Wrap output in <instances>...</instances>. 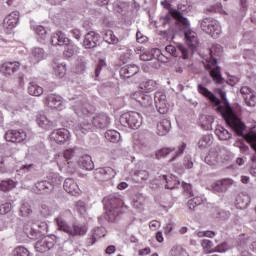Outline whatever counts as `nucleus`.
<instances>
[{
  "label": "nucleus",
  "mask_w": 256,
  "mask_h": 256,
  "mask_svg": "<svg viewBox=\"0 0 256 256\" xmlns=\"http://www.w3.org/2000/svg\"><path fill=\"white\" fill-rule=\"evenodd\" d=\"M198 93L206 97L214 105V109L218 112L222 119L227 123V125L238 135V137L243 136V131H245V123L241 121V118L235 113L233 107L229 103L227 99V93L223 91L221 88H216L214 93L216 95H220L221 99L217 98L213 92L207 89L203 84H198L197 86Z\"/></svg>",
  "instance_id": "1"
},
{
  "label": "nucleus",
  "mask_w": 256,
  "mask_h": 256,
  "mask_svg": "<svg viewBox=\"0 0 256 256\" xmlns=\"http://www.w3.org/2000/svg\"><path fill=\"white\" fill-rule=\"evenodd\" d=\"M69 101H76V105L72 106V109L78 117L84 119V121H81L80 125L76 127V135H81V133L85 135L89 133V131H93L94 127L97 129H107V127H109L111 119L105 113L96 114L92 119H87V117L91 115V112L87 108V99L76 96L69 98Z\"/></svg>",
  "instance_id": "2"
},
{
  "label": "nucleus",
  "mask_w": 256,
  "mask_h": 256,
  "mask_svg": "<svg viewBox=\"0 0 256 256\" xmlns=\"http://www.w3.org/2000/svg\"><path fill=\"white\" fill-rule=\"evenodd\" d=\"M170 13L172 14L173 18L176 19L180 29L184 31L186 45H188L192 52L195 51L199 45V40L197 39V33L191 30V23H189V20L184 17L183 13H181L179 10L170 9Z\"/></svg>",
  "instance_id": "3"
},
{
  "label": "nucleus",
  "mask_w": 256,
  "mask_h": 256,
  "mask_svg": "<svg viewBox=\"0 0 256 256\" xmlns=\"http://www.w3.org/2000/svg\"><path fill=\"white\" fill-rule=\"evenodd\" d=\"M104 209L106 210L108 221L113 223L121 213H125L127 206L121 198L117 197L116 194L109 195L103 199Z\"/></svg>",
  "instance_id": "4"
},
{
  "label": "nucleus",
  "mask_w": 256,
  "mask_h": 256,
  "mask_svg": "<svg viewBox=\"0 0 256 256\" xmlns=\"http://www.w3.org/2000/svg\"><path fill=\"white\" fill-rule=\"evenodd\" d=\"M223 51V47L221 45L216 44L209 49V53L212 57V62H208L205 64L206 71H210V76L212 77L213 81L216 85H223L225 83V79L221 75V67L216 66L217 58L213 57V55H221Z\"/></svg>",
  "instance_id": "5"
},
{
  "label": "nucleus",
  "mask_w": 256,
  "mask_h": 256,
  "mask_svg": "<svg viewBox=\"0 0 256 256\" xmlns=\"http://www.w3.org/2000/svg\"><path fill=\"white\" fill-rule=\"evenodd\" d=\"M199 25L202 31L208 35H211L213 39H217V37L221 35V25L217 20L211 17L200 20Z\"/></svg>",
  "instance_id": "6"
},
{
  "label": "nucleus",
  "mask_w": 256,
  "mask_h": 256,
  "mask_svg": "<svg viewBox=\"0 0 256 256\" xmlns=\"http://www.w3.org/2000/svg\"><path fill=\"white\" fill-rule=\"evenodd\" d=\"M120 124L130 129H139L143 124V118L138 112H126L120 116Z\"/></svg>",
  "instance_id": "7"
},
{
  "label": "nucleus",
  "mask_w": 256,
  "mask_h": 256,
  "mask_svg": "<svg viewBox=\"0 0 256 256\" xmlns=\"http://www.w3.org/2000/svg\"><path fill=\"white\" fill-rule=\"evenodd\" d=\"M132 98L140 103L141 107H143L144 109L143 113L146 116L149 115V111H153V98L151 97V95L143 92H135L132 95Z\"/></svg>",
  "instance_id": "8"
},
{
  "label": "nucleus",
  "mask_w": 256,
  "mask_h": 256,
  "mask_svg": "<svg viewBox=\"0 0 256 256\" xmlns=\"http://www.w3.org/2000/svg\"><path fill=\"white\" fill-rule=\"evenodd\" d=\"M117 175V172L111 167H102L94 170V177L97 181H111Z\"/></svg>",
  "instance_id": "9"
},
{
  "label": "nucleus",
  "mask_w": 256,
  "mask_h": 256,
  "mask_svg": "<svg viewBox=\"0 0 256 256\" xmlns=\"http://www.w3.org/2000/svg\"><path fill=\"white\" fill-rule=\"evenodd\" d=\"M165 49L172 57H179V53H181L183 59H189V54L191 53L193 55L195 53V50L187 49L183 44H179L177 48L173 45H168Z\"/></svg>",
  "instance_id": "10"
},
{
  "label": "nucleus",
  "mask_w": 256,
  "mask_h": 256,
  "mask_svg": "<svg viewBox=\"0 0 256 256\" xmlns=\"http://www.w3.org/2000/svg\"><path fill=\"white\" fill-rule=\"evenodd\" d=\"M19 23V12H12L4 18L3 29L5 33H11Z\"/></svg>",
  "instance_id": "11"
},
{
  "label": "nucleus",
  "mask_w": 256,
  "mask_h": 256,
  "mask_svg": "<svg viewBox=\"0 0 256 256\" xmlns=\"http://www.w3.org/2000/svg\"><path fill=\"white\" fill-rule=\"evenodd\" d=\"M231 185H233V179L224 178L212 183L210 190L212 193H226Z\"/></svg>",
  "instance_id": "12"
},
{
  "label": "nucleus",
  "mask_w": 256,
  "mask_h": 256,
  "mask_svg": "<svg viewBox=\"0 0 256 256\" xmlns=\"http://www.w3.org/2000/svg\"><path fill=\"white\" fill-rule=\"evenodd\" d=\"M154 101L158 113H160L161 115H165V113L169 111V107L167 106V95H165V93L156 92L154 96Z\"/></svg>",
  "instance_id": "13"
},
{
  "label": "nucleus",
  "mask_w": 256,
  "mask_h": 256,
  "mask_svg": "<svg viewBox=\"0 0 256 256\" xmlns=\"http://www.w3.org/2000/svg\"><path fill=\"white\" fill-rule=\"evenodd\" d=\"M4 139L10 143H22L27 139V133L22 130H8L5 133Z\"/></svg>",
  "instance_id": "14"
},
{
  "label": "nucleus",
  "mask_w": 256,
  "mask_h": 256,
  "mask_svg": "<svg viewBox=\"0 0 256 256\" xmlns=\"http://www.w3.org/2000/svg\"><path fill=\"white\" fill-rule=\"evenodd\" d=\"M34 247L38 253H47V251H51L55 247V240L51 237H45L38 240Z\"/></svg>",
  "instance_id": "15"
},
{
  "label": "nucleus",
  "mask_w": 256,
  "mask_h": 256,
  "mask_svg": "<svg viewBox=\"0 0 256 256\" xmlns=\"http://www.w3.org/2000/svg\"><path fill=\"white\" fill-rule=\"evenodd\" d=\"M99 39H101V36L98 33L94 31L88 32L84 36L83 47H85V49H95L99 43Z\"/></svg>",
  "instance_id": "16"
},
{
  "label": "nucleus",
  "mask_w": 256,
  "mask_h": 256,
  "mask_svg": "<svg viewBox=\"0 0 256 256\" xmlns=\"http://www.w3.org/2000/svg\"><path fill=\"white\" fill-rule=\"evenodd\" d=\"M50 139L55 143L63 144L69 139V130L65 128L56 129L50 134Z\"/></svg>",
  "instance_id": "17"
},
{
  "label": "nucleus",
  "mask_w": 256,
  "mask_h": 256,
  "mask_svg": "<svg viewBox=\"0 0 256 256\" xmlns=\"http://www.w3.org/2000/svg\"><path fill=\"white\" fill-rule=\"evenodd\" d=\"M87 231H89V227L85 224H72L68 231V235H71V237H85Z\"/></svg>",
  "instance_id": "18"
},
{
  "label": "nucleus",
  "mask_w": 256,
  "mask_h": 256,
  "mask_svg": "<svg viewBox=\"0 0 256 256\" xmlns=\"http://www.w3.org/2000/svg\"><path fill=\"white\" fill-rule=\"evenodd\" d=\"M46 105L50 107V109H62L63 107V97L57 94H50L45 100Z\"/></svg>",
  "instance_id": "19"
},
{
  "label": "nucleus",
  "mask_w": 256,
  "mask_h": 256,
  "mask_svg": "<svg viewBox=\"0 0 256 256\" xmlns=\"http://www.w3.org/2000/svg\"><path fill=\"white\" fill-rule=\"evenodd\" d=\"M20 67L21 63L19 62H6L0 66V72L4 75H13V73L19 71Z\"/></svg>",
  "instance_id": "20"
},
{
  "label": "nucleus",
  "mask_w": 256,
  "mask_h": 256,
  "mask_svg": "<svg viewBox=\"0 0 256 256\" xmlns=\"http://www.w3.org/2000/svg\"><path fill=\"white\" fill-rule=\"evenodd\" d=\"M36 189H38L39 193L42 195H49V193H52L53 190L55 189V186L53 183L47 181V180H42L38 181L35 184Z\"/></svg>",
  "instance_id": "21"
},
{
  "label": "nucleus",
  "mask_w": 256,
  "mask_h": 256,
  "mask_svg": "<svg viewBox=\"0 0 256 256\" xmlns=\"http://www.w3.org/2000/svg\"><path fill=\"white\" fill-rule=\"evenodd\" d=\"M101 237H105V228H94L91 236L86 241L87 246L91 247L92 245H95V243H97V239H101Z\"/></svg>",
  "instance_id": "22"
},
{
  "label": "nucleus",
  "mask_w": 256,
  "mask_h": 256,
  "mask_svg": "<svg viewBox=\"0 0 256 256\" xmlns=\"http://www.w3.org/2000/svg\"><path fill=\"white\" fill-rule=\"evenodd\" d=\"M71 40L63 32H57L51 36V44L57 47V45H69Z\"/></svg>",
  "instance_id": "23"
},
{
  "label": "nucleus",
  "mask_w": 256,
  "mask_h": 256,
  "mask_svg": "<svg viewBox=\"0 0 256 256\" xmlns=\"http://www.w3.org/2000/svg\"><path fill=\"white\" fill-rule=\"evenodd\" d=\"M49 54L45 51V49L41 47H34L31 49V59L34 63H39L46 59Z\"/></svg>",
  "instance_id": "24"
},
{
  "label": "nucleus",
  "mask_w": 256,
  "mask_h": 256,
  "mask_svg": "<svg viewBox=\"0 0 256 256\" xmlns=\"http://www.w3.org/2000/svg\"><path fill=\"white\" fill-rule=\"evenodd\" d=\"M137 73H139V66L135 64L126 65L120 69V75L125 79H129V77H133Z\"/></svg>",
  "instance_id": "25"
},
{
  "label": "nucleus",
  "mask_w": 256,
  "mask_h": 256,
  "mask_svg": "<svg viewBox=\"0 0 256 256\" xmlns=\"http://www.w3.org/2000/svg\"><path fill=\"white\" fill-rule=\"evenodd\" d=\"M64 191L70 195H79V185L76 184L73 178H67L63 184Z\"/></svg>",
  "instance_id": "26"
},
{
  "label": "nucleus",
  "mask_w": 256,
  "mask_h": 256,
  "mask_svg": "<svg viewBox=\"0 0 256 256\" xmlns=\"http://www.w3.org/2000/svg\"><path fill=\"white\" fill-rule=\"evenodd\" d=\"M39 127H41L42 129H46V131H49L50 129H55V127H57V123L49 120V118H47V116L45 115H41L36 119Z\"/></svg>",
  "instance_id": "27"
},
{
  "label": "nucleus",
  "mask_w": 256,
  "mask_h": 256,
  "mask_svg": "<svg viewBox=\"0 0 256 256\" xmlns=\"http://www.w3.org/2000/svg\"><path fill=\"white\" fill-rule=\"evenodd\" d=\"M171 131V122L167 119H163L157 124V135L165 137L167 133Z\"/></svg>",
  "instance_id": "28"
},
{
  "label": "nucleus",
  "mask_w": 256,
  "mask_h": 256,
  "mask_svg": "<svg viewBox=\"0 0 256 256\" xmlns=\"http://www.w3.org/2000/svg\"><path fill=\"white\" fill-rule=\"evenodd\" d=\"M78 165L81 169H85V171H93L95 167V164L93 163V160L89 155H84L80 157Z\"/></svg>",
  "instance_id": "29"
},
{
  "label": "nucleus",
  "mask_w": 256,
  "mask_h": 256,
  "mask_svg": "<svg viewBox=\"0 0 256 256\" xmlns=\"http://www.w3.org/2000/svg\"><path fill=\"white\" fill-rule=\"evenodd\" d=\"M214 121H215V118L211 115L202 116L200 118V127L204 129V131H211V129H213Z\"/></svg>",
  "instance_id": "30"
},
{
  "label": "nucleus",
  "mask_w": 256,
  "mask_h": 256,
  "mask_svg": "<svg viewBox=\"0 0 256 256\" xmlns=\"http://www.w3.org/2000/svg\"><path fill=\"white\" fill-rule=\"evenodd\" d=\"M215 135H217L218 139L220 141H229L231 139L232 135L229 133L225 127L218 125L215 129Z\"/></svg>",
  "instance_id": "31"
},
{
  "label": "nucleus",
  "mask_w": 256,
  "mask_h": 256,
  "mask_svg": "<svg viewBox=\"0 0 256 256\" xmlns=\"http://www.w3.org/2000/svg\"><path fill=\"white\" fill-rule=\"evenodd\" d=\"M28 93L32 95V97H41V95H43V87L35 82H29Z\"/></svg>",
  "instance_id": "32"
},
{
  "label": "nucleus",
  "mask_w": 256,
  "mask_h": 256,
  "mask_svg": "<svg viewBox=\"0 0 256 256\" xmlns=\"http://www.w3.org/2000/svg\"><path fill=\"white\" fill-rule=\"evenodd\" d=\"M213 145V135L205 134L198 141L199 149H207V147H211Z\"/></svg>",
  "instance_id": "33"
},
{
  "label": "nucleus",
  "mask_w": 256,
  "mask_h": 256,
  "mask_svg": "<svg viewBox=\"0 0 256 256\" xmlns=\"http://www.w3.org/2000/svg\"><path fill=\"white\" fill-rule=\"evenodd\" d=\"M23 231L28 239H37V237L39 236V231L35 230L31 226V222H27L24 224Z\"/></svg>",
  "instance_id": "34"
},
{
  "label": "nucleus",
  "mask_w": 256,
  "mask_h": 256,
  "mask_svg": "<svg viewBox=\"0 0 256 256\" xmlns=\"http://www.w3.org/2000/svg\"><path fill=\"white\" fill-rule=\"evenodd\" d=\"M55 224L57 225V228L59 231H64V233H69V229H71V226L67 224V221L64 220L63 216H57L54 219Z\"/></svg>",
  "instance_id": "35"
},
{
  "label": "nucleus",
  "mask_w": 256,
  "mask_h": 256,
  "mask_svg": "<svg viewBox=\"0 0 256 256\" xmlns=\"http://www.w3.org/2000/svg\"><path fill=\"white\" fill-rule=\"evenodd\" d=\"M140 89L145 91V93H151V91H155L157 89V82L154 80H147L140 83Z\"/></svg>",
  "instance_id": "36"
},
{
  "label": "nucleus",
  "mask_w": 256,
  "mask_h": 256,
  "mask_svg": "<svg viewBox=\"0 0 256 256\" xmlns=\"http://www.w3.org/2000/svg\"><path fill=\"white\" fill-rule=\"evenodd\" d=\"M213 215L216 219H221L222 221H227L231 217V212L223 210L221 208H214Z\"/></svg>",
  "instance_id": "37"
},
{
  "label": "nucleus",
  "mask_w": 256,
  "mask_h": 256,
  "mask_svg": "<svg viewBox=\"0 0 256 256\" xmlns=\"http://www.w3.org/2000/svg\"><path fill=\"white\" fill-rule=\"evenodd\" d=\"M105 139L110 143H119L121 141V134L115 130H108L105 133Z\"/></svg>",
  "instance_id": "38"
},
{
  "label": "nucleus",
  "mask_w": 256,
  "mask_h": 256,
  "mask_svg": "<svg viewBox=\"0 0 256 256\" xmlns=\"http://www.w3.org/2000/svg\"><path fill=\"white\" fill-rule=\"evenodd\" d=\"M77 53V46L73 43H69L65 45L64 51H63V55L66 59H71V57H73V55H75Z\"/></svg>",
  "instance_id": "39"
},
{
  "label": "nucleus",
  "mask_w": 256,
  "mask_h": 256,
  "mask_svg": "<svg viewBox=\"0 0 256 256\" xmlns=\"http://www.w3.org/2000/svg\"><path fill=\"white\" fill-rule=\"evenodd\" d=\"M17 184L12 179L2 180L0 182V191H11V189H15Z\"/></svg>",
  "instance_id": "40"
},
{
  "label": "nucleus",
  "mask_w": 256,
  "mask_h": 256,
  "mask_svg": "<svg viewBox=\"0 0 256 256\" xmlns=\"http://www.w3.org/2000/svg\"><path fill=\"white\" fill-rule=\"evenodd\" d=\"M39 211L42 217H51L53 215V207H51L50 203H42Z\"/></svg>",
  "instance_id": "41"
},
{
  "label": "nucleus",
  "mask_w": 256,
  "mask_h": 256,
  "mask_svg": "<svg viewBox=\"0 0 256 256\" xmlns=\"http://www.w3.org/2000/svg\"><path fill=\"white\" fill-rule=\"evenodd\" d=\"M20 215L21 217H31L33 215V209L31 208V204L25 202L20 207Z\"/></svg>",
  "instance_id": "42"
},
{
  "label": "nucleus",
  "mask_w": 256,
  "mask_h": 256,
  "mask_svg": "<svg viewBox=\"0 0 256 256\" xmlns=\"http://www.w3.org/2000/svg\"><path fill=\"white\" fill-rule=\"evenodd\" d=\"M173 151H175V148H162L156 151L155 153V158L156 159H163L165 157H167V155H170L171 153H173Z\"/></svg>",
  "instance_id": "43"
},
{
  "label": "nucleus",
  "mask_w": 256,
  "mask_h": 256,
  "mask_svg": "<svg viewBox=\"0 0 256 256\" xmlns=\"http://www.w3.org/2000/svg\"><path fill=\"white\" fill-rule=\"evenodd\" d=\"M134 177L138 183H143L149 179V172L147 170H140L134 173Z\"/></svg>",
  "instance_id": "44"
},
{
  "label": "nucleus",
  "mask_w": 256,
  "mask_h": 256,
  "mask_svg": "<svg viewBox=\"0 0 256 256\" xmlns=\"http://www.w3.org/2000/svg\"><path fill=\"white\" fill-rule=\"evenodd\" d=\"M203 203V198L199 197V196H195L194 198L188 200V209H190L191 211H193V209H195L197 206L201 205Z\"/></svg>",
  "instance_id": "45"
},
{
  "label": "nucleus",
  "mask_w": 256,
  "mask_h": 256,
  "mask_svg": "<svg viewBox=\"0 0 256 256\" xmlns=\"http://www.w3.org/2000/svg\"><path fill=\"white\" fill-rule=\"evenodd\" d=\"M164 181H166L165 188L166 189H177V185H179V182L172 177L170 179L167 177V175L162 176Z\"/></svg>",
  "instance_id": "46"
},
{
  "label": "nucleus",
  "mask_w": 256,
  "mask_h": 256,
  "mask_svg": "<svg viewBox=\"0 0 256 256\" xmlns=\"http://www.w3.org/2000/svg\"><path fill=\"white\" fill-rule=\"evenodd\" d=\"M13 256H31V252L23 246H18L13 250Z\"/></svg>",
  "instance_id": "47"
},
{
  "label": "nucleus",
  "mask_w": 256,
  "mask_h": 256,
  "mask_svg": "<svg viewBox=\"0 0 256 256\" xmlns=\"http://www.w3.org/2000/svg\"><path fill=\"white\" fill-rule=\"evenodd\" d=\"M104 41H106V43H112L113 45H115V43H119V38L113 35V31L108 30L104 35Z\"/></svg>",
  "instance_id": "48"
},
{
  "label": "nucleus",
  "mask_w": 256,
  "mask_h": 256,
  "mask_svg": "<svg viewBox=\"0 0 256 256\" xmlns=\"http://www.w3.org/2000/svg\"><path fill=\"white\" fill-rule=\"evenodd\" d=\"M185 149H187V144L183 142L180 146H178V150L175 152L174 156L169 160V163H173V161L177 160V157H181V155L185 153Z\"/></svg>",
  "instance_id": "49"
},
{
  "label": "nucleus",
  "mask_w": 256,
  "mask_h": 256,
  "mask_svg": "<svg viewBox=\"0 0 256 256\" xmlns=\"http://www.w3.org/2000/svg\"><path fill=\"white\" fill-rule=\"evenodd\" d=\"M159 35H161V37H164V39L174 40L175 39V29L173 27H170L168 30L160 31Z\"/></svg>",
  "instance_id": "50"
},
{
  "label": "nucleus",
  "mask_w": 256,
  "mask_h": 256,
  "mask_svg": "<svg viewBox=\"0 0 256 256\" xmlns=\"http://www.w3.org/2000/svg\"><path fill=\"white\" fill-rule=\"evenodd\" d=\"M187 251L183 249L181 245H175L171 250H170V255L171 256H184Z\"/></svg>",
  "instance_id": "51"
},
{
  "label": "nucleus",
  "mask_w": 256,
  "mask_h": 256,
  "mask_svg": "<svg viewBox=\"0 0 256 256\" xmlns=\"http://www.w3.org/2000/svg\"><path fill=\"white\" fill-rule=\"evenodd\" d=\"M182 187L184 189V195H186V197H195V193H193V186L191 184L183 182Z\"/></svg>",
  "instance_id": "52"
},
{
  "label": "nucleus",
  "mask_w": 256,
  "mask_h": 256,
  "mask_svg": "<svg viewBox=\"0 0 256 256\" xmlns=\"http://www.w3.org/2000/svg\"><path fill=\"white\" fill-rule=\"evenodd\" d=\"M245 103L248 107H255L256 105V95L255 93H251L249 96H245Z\"/></svg>",
  "instance_id": "53"
},
{
  "label": "nucleus",
  "mask_w": 256,
  "mask_h": 256,
  "mask_svg": "<svg viewBox=\"0 0 256 256\" xmlns=\"http://www.w3.org/2000/svg\"><path fill=\"white\" fill-rule=\"evenodd\" d=\"M11 209H13V206L11 203L6 202L4 204L0 205V215H7V213H10Z\"/></svg>",
  "instance_id": "54"
},
{
  "label": "nucleus",
  "mask_w": 256,
  "mask_h": 256,
  "mask_svg": "<svg viewBox=\"0 0 256 256\" xmlns=\"http://www.w3.org/2000/svg\"><path fill=\"white\" fill-rule=\"evenodd\" d=\"M85 69H87V61L85 59H80L76 66V72L85 73Z\"/></svg>",
  "instance_id": "55"
},
{
  "label": "nucleus",
  "mask_w": 256,
  "mask_h": 256,
  "mask_svg": "<svg viewBox=\"0 0 256 256\" xmlns=\"http://www.w3.org/2000/svg\"><path fill=\"white\" fill-rule=\"evenodd\" d=\"M231 249V245L227 242L220 243L216 246V251L218 253H226V251H229Z\"/></svg>",
  "instance_id": "56"
},
{
  "label": "nucleus",
  "mask_w": 256,
  "mask_h": 256,
  "mask_svg": "<svg viewBox=\"0 0 256 256\" xmlns=\"http://www.w3.org/2000/svg\"><path fill=\"white\" fill-rule=\"evenodd\" d=\"M183 166L185 169H193V158L191 155L184 156Z\"/></svg>",
  "instance_id": "57"
},
{
  "label": "nucleus",
  "mask_w": 256,
  "mask_h": 256,
  "mask_svg": "<svg viewBox=\"0 0 256 256\" xmlns=\"http://www.w3.org/2000/svg\"><path fill=\"white\" fill-rule=\"evenodd\" d=\"M76 209L80 215H85V213H87V206H85V202L83 201H78L76 203Z\"/></svg>",
  "instance_id": "58"
},
{
  "label": "nucleus",
  "mask_w": 256,
  "mask_h": 256,
  "mask_svg": "<svg viewBox=\"0 0 256 256\" xmlns=\"http://www.w3.org/2000/svg\"><path fill=\"white\" fill-rule=\"evenodd\" d=\"M75 151H77V148L66 149L63 153L64 158H66L67 161H69V159H73V157H75Z\"/></svg>",
  "instance_id": "59"
},
{
  "label": "nucleus",
  "mask_w": 256,
  "mask_h": 256,
  "mask_svg": "<svg viewBox=\"0 0 256 256\" xmlns=\"http://www.w3.org/2000/svg\"><path fill=\"white\" fill-rule=\"evenodd\" d=\"M35 33L39 35L41 39H45L47 37V30L43 26H37L35 28Z\"/></svg>",
  "instance_id": "60"
},
{
  "label": "nucleus",
  "mask_w": 256,
  "mask_h": 256,
  "mask_svg": "<svg viewBox=\"0 0 256 256\" xmlns=\"http://www.w3.org/2000/svg\"><path fill=\"white\" fill-rule=\"evenodd\" d=\"M67 72V68H65V65L61 64L58 65L55 68V73L58 75V77H65V73Z\"/></svg>",
  "instance_id": "61"
},
{
  "label": "nucleus",
  "mask_w": 256,
  "mask_h": 256,
  "mask_svg": "<svg viewBox=\"0 0 256 256\" xmlns=\"http://www.w3.org/2000/svg\"><path fill=\"white\" fill-rule=\"evenodd\" d=\"M213 153H210L208 156L205 157V163H207L208 165H215V163H217V158L213 157Z\"/></svg>",
  "instance_id": "62"
},
{
  "label": "nucleus",
  "mask_w": 256,
  "mask_h": 256,
  "mask_svg": "<svg viewBox=\"0 0 256 256\" xmlns=\"http://www.w3.org/2000/svg\"><path fill=\"white\" fill-rule=\"evenodd\" d=\"M240 93L241 95H243V98L245 100V97H249L253 93V91L251 90V88L244 86L240 89Z\"/></svg>",
  "instance_id": "63"
},
{
  "label": "nucleus",
  "mask_w": 256,
  "mask_h": 256,
  "mask_svg": "<svg viewBox=\"0 0 256 256\" xmlns=\"http://www.w3.org/2000/svg\"><path fill=\"white\" fill-rule=\"evenodd\" d=\"M71 35L76 39L77 41L81 40V30L75 28L70 31Z\"/></svg>",
  "instance_id": "64"
}]
</instances>
